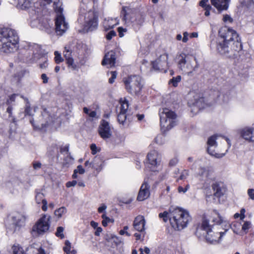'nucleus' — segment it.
I'll use <instances>...</instances> for the list:
<instances>
[{
	"instance_id": "f257e3e1",
	"label": "nucleus",
	"mask_w": 254,
	"mask_h": 254,
	"mask_svg": "<svg viewBox=\"0 0 254 254\" xmlns=\"http://www.w3.org/2000/svg\"><path fill=\"white\" fill-rule=\"evenodd\" d=\"M221 39L217 45V50L223 55H227L231 51H240L242 49L241 39L237 32L234 29L225 26L219 31Z\"/></svg>"
},
{
	"instance_id": "f03ea898",
	"label": "nucleus",
	"mask_w": 254,
	"mask_h": 254,
	"mask_svg": "<svg viewBox=\"0 0 254 254\" xmlns=\"http://www.w3.org/2000/svg\"><path fill=\"white\" fill-rule=\"evenodd\" d=\"M19 38L16 32L11 28L0 29V52L10 54L19 47Z\"/></svg>"
},
{
	"instance_id": "7ed1b4c3",
	"label": "nucleus",
	"mask_w": 254,
	"mask_h": 254,
	"mask_svg": "<svg viewBox=\"0 0 254 254\" xmlns=\"http://www.w3.org/2000/svg\"><path fill=\"white\" fill-rule=\"evenodd\" d=\"M169 217L172 227L176 230H181L186 227L191 220L189 212L181 208L170 210Z\"/></svg>"
},
{
	"instance_id": "20e7f679",
	"label": "nucleus",
	"mask_w": 254,
	"mask_h": 254,
	"mask_svg": "<svg viewBox=\"0 0 254 254\" xmlns=\"http://www.w3.org/2000/svg\"><path fill=\"white\" fill-rule=\"evenodd\" d=\"M213 221L219 225L223 224V225L217 226L214 231L211 230L208 231L205 234V239L207 242L216 244L221 242L223 236L229 229L230 225L226 222L223 223L222 217L219 215H217V218L214 219Z\"/></svg>"
},
{
	"instance_id": "39448f33",
	"label": "nucleus",
	"mask_w": 254,
	"mask_h": 254,
	"mask_svg": "<svg viewBox=\"0 0 254 254\" xmlns=\"http://www.w3.org/2000/svg\"><path fill=\"white\" fill-rule=\"evenodd\" d=\"M161 129L165 132L171 129L176 125V115L168 108L160 109L159 111Z\"/></svg>"
},
{
	"instance_id": "423d86ee",
	"label": "nucleus",
	"mask_w": 254,
	"mask_h": 254,
	"mask_svg": "<svg viewBox=\"0 0 254 254\" xmlns=\"http://www.w3.org/2000/svg\"><path fill=\"white\" fill-rule=\"evenodd\" d=\"M177 59L179 69L189 75L198 68L196 59L192 56L181 53L177 56Z\"/></svg>"
},
{
	"instance_id": "0eeeda50",
	"label": "nucleus",
	"mask_w": 254,
	"mask_h": 254,
	"mask_svg": "<svg viewBox=\"0 0 254 254\" xmlns=\"http://www.w3.org/2000/svg\"><path fill=\"white\" fill-rule=\"evenodd\" d=\"M82 7H81L79 10L80 15L84 14L85 15V24L83 30L86 32L92 31L97 28L98 26V15L97 13L93 11H89L87 13H85L87 8L86 5L83 4Z\"/></svg>"
},
{
	"instance_id": "6e6552de",
	"label": "nucleus",
	"mask_w": 254,
	"mask_h": 254,
	"mask_svg": "<svg viewBox=\"0 0 254 254\" xmlns=\"http://www.w3.org/2000/svg\"><path fill=\"white\" fill-rule=\"evenodd\" d=\"M123 81L126 89L131 94H137L142 88L141 79L139 76L132 75L124 78Z\"/></svg>"
},
{
	"instance_id": "1a4fd4ad",
	"label": "nucleus",
	"mask_w": 254,
	"mask_h": 254,
	"mask_svg": "<svg viewBox=\"0 0 254 254\" xmlns=\"http://www.w3.org/2000/svg\"><path fill=\"white\" fill-rule=\"evenodd\" d=\"M219 136L217 135H213L208 138L207 140V152L211 156L216 158H221L223 157L228 151V148L230 146V140L226 138L225 140L227 142V148L225 149L223 152H220L219 148H217L216 140Z\"/></svg>"
},
{
	"instance_id": "9d476101",
	"label": "nucleus",
	"mask_w": 254,
	"mask_h": 254,
	"mask_svg": "<svg viewBox=\"0 0 254 254\" xmlns=\"http://www.w3.org/2000/svg\"><path fill=\"white\" fill-rule=\"evenodd\" d=\"M55 10L58 13L55 22L56 32L58 35H62L68 28V24L65 21V18L62 14L63 9L60 6H56Z\"/></svg>"
},
{
	"instance_id": "9b49d317",
	"label": "nucleus",
	"mask_w": 254,
	"mask_h": 254,
	"mask_svg": "<svg viewBox=\"0 0 254 254\" xmlns=\"http://www.w3.org/2000/svg\"><path fill=\"white\" fill-rule=\"evenodd\" d=\"M51 217L46 214L43 215L32 228V231L41 235L47 232L50 228Z\"/></svg>"
},
{
	"instance_id": "f8f14e48",
	"label": "nucleus",
	"mask_w": 254,
	"mask_h": 254,
	"mask_svg": "<svg viewBox=\"0 0 254 254\" xmlns=\"http://www.w3.org/2000/svg\"><path fill=\"white\" fill-rule=\"evenodd\" d=\"M168 56L166 54L161 55L159 58L152 63L154 70L166 71L168 66Z\"/></svg>"
},
{
	"instance_id": "ddd939ff",
	"label": "nucleus",
	"mask_w": 254,
	"mask_h": 254,
	"mask_svg": "<svg viewBox=\"0 0 254 254\" xmlns=\"http://www.w3.org/2000/svg\"><path fill=\"white\" fill-rule=\"evenodd\" d=\"M52 119L47 111L45 109L42 112L41 115L36 121V124L33 126L38 128L42 129L46 127L51 122Z\"/></svg>"
},
{
	"instance_id": "4468645a",
	"label": "nucleus",
	"mask_w": 254,
	"mask_h": 254,
	"mask_svg": "<svg viewBox=\"0 0 254 254\" xmlns=\"http://www.w3.org/2000/svg\"><path fill=\"white\" fill-rule=\"evenodd\" d=\"M98 131L101 137L104 139L109 138L112 135L109 124L104 120L101 121Z\"/></svg>"
},
{
	"instance_id": "2eb2a0df",
	"label": "nucleus",
	"mask_w": 254,
	"mask_h": 254,
	"mask_svg": "<svg viewBox=\"0 0 254 254\" xmlns=\"http://www.w3.org/2000/svg\"><path fill=\"white\" fill-rule=\"evenodd\" d=\"M240 136L245 140L254 143V128L245 127L240 130Z\"/></svg>"
},
{
	"instance_id": "dca6fc26",
	"label": "nucleus",
	"mask_w": 254,
	"mask_h": 254,
	"mask_svg": "<svg viewBox=\"0 0 254 254\" xmlns=\"http://www.w3.org/2000/svg\"><path fill=\"white\" fill-rule=\"evenodd\" d=\"M27 217L21 214L16 213L12 217V224L14 227V231H18L25 224Z\"/></svg>"
},
{
	"instance_id": "f3484780",
	"label": "nucleus",
	"mask_w": 254,
	"mask_h": 254,
	"mask_svg": "<svg viewBox=\"0 0 254 254\" xmlns=\"http://www.w3.org/2000/svg\"><path fill=\"white\" fill-rule=\"evenodd\" d=\"M123 20L126 23H130L133 25H141L143 23L144 18L143 16L139 14H132L129 17V19H127V14L124 13Z\"/></svg>"
},
{
	"instance_id": "a211bd4d",
	"label": "nucleus",
	"mask_w": 254,
	"mask_h": 254,
	"mask_svg": "<svg viewBox=\"0 0 254 254\" xmlns=\"http://www.w3.org/2000/svg\"><path fill=\"white\" fill-rule=\"evenodd\" d=\"M147 160L149 164L150 165L149 167L152 171H155V167H157L159 163V161L158 160V153L155 150H152L149 152L147 155Z\"/></svg>"
},
{
	"instance_id": "6ab92c4d",
	"label": "nucleus",
	"mask_w": 254,
	"mask_h": 254,
	"mask_svg": "<svg viewBox=\"0 0 254 254\" xmlns=\"http://www.w3.org/2000/svg\"><path fill=\"white\" fill-rule=\"evenodd\" d=\"M149 186L146 182L142 184L137 197L138 200L143 201L149 196Z\"/></svg>"
},
{
	"instance_id": "aec40b11",
	"label": "nucleus",
	"mask_w": 254,
	"mask_h": 254,
	"mask_svg": "<svg viewBox=\"0 0 254 254\" xmlns=\"http://www.w3.org/2000/svg\"><path fill=\"white\" fill-rule=\"evenodd\" d=\"M145 220L144 217L141 215H138L134 219L133 226L134 229L138 232H143L145 230Z\"/></svg>"
},
{
	"instance_id": "412c9836",
	"label": "nucleus",
	"mask_w": 254,
	"mask_h": 254,
	"mask_svg": "<svg viewBox=\"0 0 254 254\" xmlns=\"http://www.w3.org/2000/svg\"><path fill=\"white\" fill-rule=\"evenodd\" d=\"M212 188L214 195L218 198L223 196L226 191V188L222 183H215L212 185Z\"/></svg>"
},
{
	"instance_id": "4be33fe9",
	"label": "nucleus",
	"mask_w": 254,
	"mask_h": 254,
	"mask_svg": "<svg viewBox=\"0 0 254 254\" xmlns=\"http://www.w3.org/2000/svg\"><path fill=\"white\" fill-rule=\"evenodd\" d=\"M115 53L111 51L108 52L102 62V65H108V67L113 66L115 64Z\"/></svg>"
},
{
	"instance_id": "5701e85b",
	"label": "nucleus",
	"mask_w": 254,
	"mask_h": 254,
	"mask_svg": "<svg viewBox=\"0 0 254 254\" xmlns=\"http://www.w3.org/2000/svg\"><path fill=\"white\" fill-rule=\"evenodd\" d=\"M229 0H211V3L218 10H226L228 8Z\"/></svg>"
},
{
	"instance_id": "b1692460",
	"label": "nucleus",
	"mask_w": 254,
	"mask_h": 254,
	"mask_svg": "<svg viewBox=\"0 0 254 254\" xmlns=\"http://www.w3.org/2000/svg\"><path fill=\"white\" fill-rule=\"evenodd\" d=\"M34 4L33 0H18L17 7L22 10H27L32 8Z\"/></svg>"
},
{
	"instance_id": "393cba45",
	"label": "nucleus",
	"mask_w": 254,
	"mask_h": 254,
	"mask_svg": "<svg viewBox=\"0 0 254 254\" xmlns=\"http://www.w3.org/2000/svg\"><path fill=\"white\" fill-rule=\"evenodd\" d=\"M194 102L192 103L193 106L197 107L198 110L203 109L205 107L204 98L200 93H197L193 96Z\"/></svg>"
},
{
	"instance_id": "a878e982",
	"label": "nucleus",
	"mask_w": 254,
	"mask_h": 254,
	"mask_svg": "<svg viewBox=\"0 0 254 254\" xmlns=\"http://www.w3.org/2000/svg\"><path fill=\"white\" fill-rule=\"evenodd\" d=\"M64 56L68 66L73 69H75L76 65L74 64V60L71 56V51L69 49H67L66 47H65Z\"/></svg>"
},
{
	"instance_id": "bb28decb",
	"label": "nucleus",
	"mask_w": 254,
	"mask_h": 254,
	"mask_svg": "<svg viewBox=\"0 0 254 254\" xmlns=\"http://www.w3.org/2000/svg\"><path fill=\"white\" fill-rule=\"evenodd\" d=\"M210 172L204 167H200L199 168L197 176L199 180L202 181H206L209 177Z\"/></svg>"
},
{
	"instance_id": "cd10ccee",
	"label": "nucleus",
	"mask_w": 254,
	"mask_h": 254,
	"mask_svg": "<svg viewBox=\"0 0 254 254\" xmlns=\"http://www.w3.org/2000/svg\"><path fill=\"white\" fill-rule=\"evenodd\" d=\"M103 166V161L102 159L99 157H95L92 161V168L97 171H100Z\"/></svg>"
},
{
	"instance_id": "c85d7f7f",
	"label": "nucleus",
	"mask_w": 254,
	"mask_h": 254,
	"mask_svg": "<svg viewBox=\"0 0 254 254\" xmlns=\"http://www.w3.org/2000/svg\"><path fill=\"white\" fill-rule=\"evenodd\" d=\"M211 225L209 224L208 220L206 219L205 218H203L201 224L199 227L197 228V231H198L199 230H203L205 232V233H203V234L205 235L207 234L208 231L211 230Z\"/></svg>"
},
{
	"instance_id": "c756f323",
	"label": "nucleus",
	"mask_w": 254,
	"mask_h": 254,
	"mask_svg": "<svg viewBox=\"0 0 254 254\" xmlns=\"http://www.w3.org/2000/svg\"><path fill=\"white\" fill-rule=\"evenodd\" d=\"M117 24L116 19L113 18L105 19L103 22V26L106 30L113 28Z\"/></svg>"
},
{
	"instance_id": "7c9ffc66",
	"label": "nucleus",
	"mask_w": 254,
	"mask_h": 254,
	"mask_svg": "<svg viewBox=\"0 0 254 254\" xmlns=\"http://www.w3.org/2000/svg\"><path fill=\"white\" fill-rule=\"evenodd\" d=\"M207 2L208 0H201L199 2V5L205 10L204 15L206 16L210 15V10L211 9V6L209 4H207Z\"/></svg>"
},
{
	"instance_id": "2f4dec72",
	"label": "nucleus",
	"mask_w": 254,
	"mask_h": 254,
	"mask_svg": "<svg viewBox=\"0 0 254 254\" xmlns=\"http://www.w3.org/2000/svg\"><path fill=\"white\" fill-rule=\"evenodd\" d=\"M63 248L64 251L66 254H76V251L75 250H70L71 248V243L68 240H66Z\"/></svg>"
},
{
	"instance_id": "473e14b6",
	"label": "nucleus",
	"mask_w": 254,
	"mask_h": 254,
	"mask_svg": "<svg viewBox=\"0 0 254 254\" xmlns=\"http://www.w3.org/2000/svg\"><path fill=\"white\" fill-rule=\"evenodd\" d=\"M128 108V103L126 100L121 101L120 103V106L118 108V110H119V112L126 113Z\"/></svg>"
},
{
	"instance_id": "72a5a7b5",
	"label": "nucleus",
	"mask_w": 254,
	"mask_h": 254,
	"mask_svg": "<svg viewBox=\"0 0 254 254\" xmlns=\"http://www.w3.org/2000/svg\"><path fill=\"white\" fill-rule=\"evenodd\" d=\"M118 121L120 124L125 125L127 121L126 113L119 112L118 115Z\"/></svg>"
},
{
	"instance_id": "f704fd0d",
	"label": "nucleus",
	"mask_w": 254,
	"mask_h": 254,
	"mask_svg": "<svg viewBox=\"0 0 254 254\" xmlns=\"http://www.w3.org/2000/svg\"><path fill=\"white\" fill-rule=\"evenodd\" d=\"M45 196L43 193L41 192L36 191L35 200L37 203L40 204L43 202L44 200H46L45 198Z\"/></svg>"
},
{
	"instance_id": "c9c22d12",
	"label": "nucleus",
	"mask_w": 254,
	"mask_h": 254,
	"mask_svg": "<svg viewBox=\"0 0 254 254\" xmlns=\"http://www.w3.org/2000/svg\"><path fill=\"white\" fill-rule=\"evenodd\" d=\"M67 212V209L65 207H61L57 209L55 211V215L59 218H61L63 215L65 214Z\"/></svg>"
},
{
	"instance_id": "e433bc0d",
	"label": "nucleus",
	"mask_w": 254,
	"mask_h": 254,
	"mask_svg": "<svg viewBox=\"0 0 254 254\" xmlns=\"http://www.w3.org/2000/svg\"><path fill=\"white\" fill-rule=\"evenodd\" d=\"M241 224L240 223H236L234 224L232 226V229L234 233L242 235V229H241Z\"/></svg>"
},
{
	"instance_id": "4c0bfd02",
	"label": "nucleus",
	"mask_w": 254,
	"mask_h": 254,
	"mask_svg": "<svg viewBox=\"0 0 254 254\" xmlns=\"http://www.w3.org/2000/svg\"><path fill=\"white\" fill-rule=\"evenodd\" d=\"M85 173V170L83 168L81 165H78L77 168L74 170L73 174L72 175V178L76 179L77 178V173L79 174H83Z\"/></svg>"
},
{
	"instance_id": "58836bf2",
	"label": "nucleus",
	"mask_w": 254,
	"mask_h": 254,
	"mask_svg": "<svg viewBox=\"0 0 254 254\" xmlns=\"http://www.w3.org/2000/svg\"><path fill=\"white\" fill-rule=\"evenodd\" d=\"M30 25L33 27H39L40 29H43V28H47V25L43 26L41 23L39 22V20L36 19L32 20L30 22Z\"/></svg>"
},
{
	"instance_id": "ea45409f",
	"label": "nucleus",
	"mask_w": 254,
	"mask_h": 254,
	"mask_svg": "<svg viewBox=\"0 0 254 254\" xmlns=\"http://www.w3.org/2000/svg\"><path fill=\"white\" fill-rule=\"evenodd\" d=\"M12 254H25L23 248L19 245H13L12 247Z\"/></svg>"
},
{
	"instance_id": "a19ab883",
	"label": "nucleus",
	"mask_w": 254,
	"mask_h": 254,
	"mask_svg": "<svg viewBox=\"0 0 254 254\" xmlns=\"http://www.w3.org/2000/svg\"><path fill=\"white\" fill-rule=\"evenodd\" d=\"M19 185V182L17 180H13L7 182L6 184V187L10 189L11 188L15 189L17 186Z\"/></svg>"
},
{
	"instance_id": "79ce46f5",
	"label": "nucleus",
	"mask_w": 254,
	"mask_h": 254,
	"mask_svg": "<svg viewBox=\"0 0 254 254\" xmlns=\"http://www.w3.org/2000/svg\"><path fill=\"white\" fill-rule=\"evenodd\" d=\"M251 222L250 221H245L242 226V235L244 233L246 234L249 229L251 227Z\"/></svg>"
},
{
	"instance_id": "37998d69",
	"label": "nucleus",
	"mask_w": 254,
	"mask_h": 254,
	"mask_svg": "<svg viewBox=\"0 0 254 254\" xmlns=\"http://www.w3.org/2000/svg\"><path fill=\"white\" fill-rule=\"evenodd\" d=\"M190 175V172L188 170H184L182 171L180 177L177 179V181L184 180L186 179Z\"/></svg>"
},
{
	"instance_id": "c03bdc74",
	"label": "nucleus",
	"mask_w": 254,
	"mask_h": 254,
	"mask_svg": "<svg viewBox=\"0 0 254 254\" xmlns=\"http://www.w3.org/2000/svg\"><path fill=\"white\" fill-rule=\"evenodd\" d=\"M181 76L180 75H178L171 79L169 81V83H172L174 87H177L178 86V83L181 81Z\"/></svg>"
},
{
	"instance_id": "a18cd8bd",
	"label": "nucleus",
	"mask_w": 254,
	"mask_h": 254,
	"mask_svg": "<svg viewBox=\"0 0 254 254\" xmlns=\"http://www.w3.org/2000/svg\"><path fill=\"white\" fill-rule=\"evenodd\" d=\"M64 228L63 227H58L57 229L56 235L61 239H64Z\"/></svg>"
},
{
	"instance_id": "49530a36",
	"label": "nucleus",
	"mask_w": 254,
	"mask_h": 254,
	"mask_svg": "<svg viewBox=\"0 0 254 254\" xmlns=\"http://www.w3.org/2000/svg\"><path fill=\"white\" fill-rule=\"evenodd\" d=\"M242 4L248 7H250L254 5L253 0H239Z\"/></svg>"
},
{
	"instance_id": "de8ad7c7",
	"label": "nucleus",
	"mask_w": 254,
	"mask_h": 254,
	"mask_svg": "<svg viewBox=\"0 0 254 254\" xmlns=\"http://www.w3.org/2000/svg\"><path fill=\"white\" fill-rule=\"evenodd\" d=\"M55 60L57 64H59L64 61L61 54L58 51L55 52Z\"/></svg>"
},
{
	"instance_id": "09e8293b",
	"label": "nucleus",
	"mask_w": 254,
	"mask_h": 254,
	"mask_svg": "<svg viewBox=\"0 0 254 254\" xmlns=\"http://www.w3.org/2000/svg\"><path fill=\"white\" fill-rule=\"evenodd\" d=\"M170 213V211L169 212H167L166 211H164L163 213H160L159 214V217L160 218H162L163 219V220L164 222H167L168 220V219H169V215Z\"/></svg>"
},
{
	"instance_id": "8fccbe9b",
	"label": "nucleus",
	"mask_w": 254,
	"mask_h": 254,
	"mask_svg": "<svg viewBox=\"0 0 254 254\" xmlns=\"http://www.w3.org/2000/svg\"><path fill=\"white\" fill-rule=\"evenodd\" d=\"M61 151L66 152L67 153V157L69 158V159L72 161L73 160V158L70 155V153H69L68 146H66L63 148L61 150Z\"/></svg>"
},
{
	"instance_id": "3c124183",
	"label": "nucleus",
	"mask_w": 254,
	"mask_h": 254,
	"mask_svg": "<svg viewBox=\"0 0 254 254\" xmlns=\"http://www.w3.org/2000/svg\"><path fill=\"white\" fill-rule=\"evenodd\" d=\"M111 74L112 76L109 79V82L111 84L114 82L115 79L117 77V73L116 71H111Z\"/></svg>"
},
{
	"instance_id": "603ef678",
	"label": "nucleus",
	"mask_w": 254,
	"mask_h": 254,
	"mask_svg": "<svg viewBox=\"0 0 254 254\" xmlns=\"http://www.w3.org/2000/svg\"><path fill=\"white\" fill-rule=\"evenodd\" d=\"M128 229V227L127 226H126L124 227L123 230H121L119 232V234L121 235H123L124 234H126L127 236H130V234L127 231Z\"/></svg>"
},
{
	"instance_id": "864d4df0",
	"label": "nucleus",
	"mask_w": 254,
	"mask_h": 254,
	"mask_svg": "<svg viewBox=\"0 0 254 254\" xmlns=\"http://www.w3.org/2000/svg\"><path fill=\"white\" fill-rule=\"evenodd\" d=\"M140 254H149L150 253V249L147 247H145L143 248L139 249Z\"/></svg>"
},
{
	"instance_id": "5fc2aeb1",
	"label": "nucleus",
	"mask_w": 254,
	"mask_h": 254,
	"mask_svg": "<svg viewBox=\"0 0 254 254\" xmlns=\"http://www.w3.org/2000/svg\"><path fill=\"white\" fill-rule=\"evenodd\" d=\"M155 141L156 143L159 144H162L164 142V138L163 137L160 135L156 136V137L155 138Z\"/></svg>"
},
{
	"instance_id": "6e6d98bb",
	"label": "nucleus",
	"mask_w": 254,
	"mask_h": 254,
	"mask_svg": "<svg viewBox=\"0 0 254 254\" xmlns=\"http://www.w3.org/2000/svg\"><path fill=\"white\" fill-rule=\"evenodd\" d=\"M179 162V160L177 157H174L170 160L169 165L170 166L173 167L176 165Z\"/></svg>"
},
{
	"instance_id": "4d7b16f0",
	"label": "nucleus",
	"mask_w": 254,
	"mask_h": 254,
	"mask_svg": "<svg viewBox=\"0 0 254 254\" xmlns=\"http://www.w3.org/2000/svg\"><path fill=\"white\" fill-rule=\"evenodd\" d=\"M118 31L119 32V35L120 37H123L124 35V33L127 31L126 28H124L122 27H120L118 28Z\"/></svg>"
},
{
	"instance_id": "13d9d810",
	"label": "nucleus",
	"mask_w": 254,
	"mask_h": 254,
	"mask_svg": "<svg viewBox=\"0 0 254 254\" xmlns=\"http://www.w3.org/2000/svg\"><path fill=\"white\" fill-rule=\"evenodd\" d=\"M116 32L113 31H110L106 35V38L108 40H110L114 36H116Z\"/></svg>"
},
{
	"instance_id": "bf43d9fd",
	"label": "nucleus",
	"mask_w": 254,
	"mask_h": 254,
	"mask_svg": "<svg viewBox=\"0 0 254 254\" xmlns=\"http://www.w3.org/2000/svg\"><path fill=\"white\" fill-rule=\"evenodd\" d=\"M248 194L250 199L254 200V190L250 189L248 190Z\"/></svg>"
},
{
	"instance_id": "052dcab7",
	"label": "nucleus",
	"mask_w": 254,
	"mask_h": 254,
	"mask_svg": "<svg viewBox=\"0 0 254 254\" xmlns=\"http://www.w3.org/2000/svg\"><path fill=\"white\" fill-rule=\"evenodd\" d=\"M112 238L114 240V241L117 245H120L123 243L122 239L119 237L114 236L112 237Z\"/></svg>"
},
{
	"instance_id": "680f3d73",
	"label": "nucleus",
	"mask_w": 254,
	"mask_h": 254,
	"mask_svg": "<svg viewBox=\"0 0 254 254\" xmlns=\"http://www.w3.org/2000/svg\"><path fill=\"white\" fill-rule=\"evenodd\" d=\"M223 19L225 22L231 23L233 21L232 18L229 15H224Z\"/></svg>"
},
{
	"instance_id": "e2e57ef3",
	"label": "nucleus",
	"mask_w": 254,
	"mask_h": 254,
	"mask_svg": "<svg viewBox=\"0 0 254 254\" xmlns=\"http://www.w3.org/2000/svg\"><path fill=\"white\" fill-rule=\"evenodd\" d=\"M77 181L75 180H73L71 182H68L66 184V186L67 188H69L71 187H74L77 184Z\"/></svg>"
},
{
	"instance_id": "0e129e2a",
	"label": "nucleus",
	"mask_w": 254,
	"mask_h": 254,
	"mask_svg": "<svg viewBox=\"0 0 254 254\" xmlns=\"http://www.w3.org/2000/svg\"><path fill=\"white\" fill-rule=\"evenodd\" d=\"M90 149L91 150L92 154L94 155L97 152V146L95 144H92L90 145Z\"/></svg>"
},
{
	"instance_id": "69168bd1",
	"label": "nucleus",
	"mask_w": 254,
	"mask_h": 254,
	"mask_svg": "<svg viewBox=\"0 0 254 254\" xmlns=\"http://www.w3.org/2000/svg\"><path fill=\"white\" fill-rule=\"evenodd\" d=\"M41 79L43 80V83L46 84L48 82L49 78L45 73H43L41 75Z\"/></svg>"
},
{
	"instance_id": "338daca9",
	"label": "nucleus",
	"mask_w": 254,
	"mask_h": 254,
	"mask_svg": "<svg viewBox=\"0 0 254 254\" xmlns=\"http://www.w3.org/2000/svg\"><path fill=\"white\" fill-rule=\"evenodd\" d=\"M33 167L35 170L40 169L41 167V163L39 162H35L33 163Z\"/></svg>"
},
{
	"instance_id": "774afa93",
	"label": "nucleus",
	"mask_w": 254,
	"mask_h": 254,
	"mask_svg": "<svg viewBox=\"0 0 254 254\" xmlns=\"http://www.w3.org/2000/svg\"><path fill=\"white\" fill-rule=\"evenodd\" d=\"M107 208V206L105 204H103L102 205V206H101L100 207H99L98 209V211L99 213H102L103 212L104 210H106V209Z\"/></svg>"
}]
</instances>
